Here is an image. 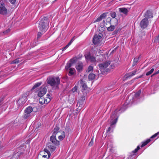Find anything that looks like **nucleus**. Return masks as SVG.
Segmentation results:
<instances>
[{"label":"nucleus","mask_w":159,"mask_h":159,"mask_svg":"<svg viewBox=\"0 0 159 159\" xmlns=\"http://www.w3.org/2000/svg\"><path fill=\"white\" fill-rule=\"evenodd\" d=\"M75 70L74 68H70L69 69V74L70 75H72L75 73Z\"/></svg>","instance_id":"obj_26"},{"label":"nucleus","mask_w":159,"mask_h":159,"mask_svg":"<svg viewBox=\"0 0 159 159\" xmlns=\"http://www.w3.org/2000/svg\"><path fill=\"white\" fill-rule=\"evenodd\" d=\"M50 139L52 143L55 145H58L59 144V142L56 140V137L54 135H52L50 137Z\"/></svg>","instance_id":"obj_15"},{"label":"nucleus","mask_w":159,"mask_h":159,"mask_svg":"<svg viewBox=\"0 0 159 159\" xmlns=\"http://www.w3.org/2000/svg\"><path fill=\"white\" fill-rule=\"evenodd\" d=\"M39 28L40 30L42 33L46 31L48 28L47 25L46 26L45 24L43 22V20H41L39 22Z\"/></svg>","instance_id":"obj_7"},{"label":"nucleus","mask_w":159,"mask_h":159,"mask_svg":"<svg viewBox=\"0 0 159 159\" xmlns=\"http://www.w3.org/2000/svg\"><path fill=\"white\" fill-rule=\"evenodd\" d=\"M41 84V82H38L36 83L32 88V90H33L36 88L37 87L39 86Z\"/></svg>","instance_id":"obj_27"},{"label":"nucleus","mask_w":159,"mask_h":159,"mask_svg":"<svg viewBox=\"0 0 159 159\" xmlns=\"http://www.w3.org/2000/svg\"><path fill=\"white\" fill-rule=\"evenodd\" d=\"M40 154L42 155H45L48 156L49 158L51 155V154L49 151L46 149H44L43 151L41 152Z\"/></svg>","instance_id":"obj_17"},{"label":"nucleus","mask_w":159,"mask_h":159,"mask_svg":"<svg viewBox=\"0 0 159 159\" xmlns=\"http://www.w3.org/2000/svg\"><path fill=\"white\" fill-rule=\"evenodd\" d=\"M48 83L52 87L55 86L57 88L60 84V80L59 77H49L48 79Z\"/></svg>","instance_id":"obj_2"},{"label":"nucleus","mask_w":159,"mask_h":159,"mask_svg":"<svg viewBox=\"0 0 159 159\" xmlns=\"http://www.w3.org/2000/svg\"><path fill=\"white\" fill-rule=\"evenodd\" d=\"M84 56L87 61H90L92 62H96L95 57L91 56L89 53L85 54Z\"/></svg>","instance_id":"obj_8"},{"label":"nucleus","mask_w":159,"mask_h":159,"mask_svg":"<svg viewBox=\"0 0 159 159\" xmlns=\"http://www.w3.org/2000/svg\"><path fill=\"white\" fill-rule=\"evenodd\" d=\"M75 37H74L70 40V41L69 43L67 44V46H69L70 45H71L72 42L74 41Z\"/></svg>","instance_id":"obj_40"},{"label":"nucleus","mask_w":159,"mask_h":159,"mask_svg":"<svg viewBox=\"0 0 159 159\" xmlns=\"http://www.w3.org/2000/svg\"><path fill=\"white\" fill-rule=\"evenodd\" d=\"M154 42L157 43H159V35L156 37L154 40Z\"/></svg>","instance_id":"obj_31"},{"label":"nucleus","mask_w":159,"mask_h":159,"mask_svg":"<svg viewBox=\"0 0 159 159\" xmlns=\"http://www.w3.org/2000/svg\"><path fill=\"white\" fill-rule=\"evenodd\" d=\"M107 14L106 13H104L102 14L96 20L93 21V23H95L100 21L103 19L106 16Z\"/></svg>","instance_id":"obj_16"},{"label":"nucleus","mask_w":159,"mask_h":159,"mask_svg":"<svg viewBox=\"0 0 159 159\" xmlns=\"http://www.w3.org/2000/svg\"><path fill=\"white\" fill-rule=\"evenodd\" d=\"M75 68L78 71L80 72L81 71L83 68L82 63L80 62L78 63L76 65Z\"/></svg>","instance_id":"obj_13"},{"label":"nucleus","mask_w":159,"mask_h":159,"mask_svg":"<svg viewBox=\"0 0 159 159\" xmlns=\"http://www.w3.org/2000/svg\"><path fill=\"white\" fill-rule=\"evenodd\" d=\"M115 28L114 25H111L110 27L107 28V30L108 31H112L114 30Z\"/></svg>","instance_id":"obj_22"},{"label":"nucleus","mask_w":159,"mask_h":159,"mask_svg":"<svg viewBox=\"0 0 159 159\" xmlns=\"http://www.w3.org/2000/svg\"><path fill=\"white\" fill-rule=\"evenodd\" d=\"M33 111V109L32 107H28L26 108L24 111V118L25 119H27L30 116L31 113Z\"/></svg>","instance_id":"obj_4"},{"label":"nucleus","mask_w":159,"mask_h":159,"mask_svg":"<svg viewBox=\"0 0 159 159\" xmlns=\"http://www.w3.org/2000/svg\"><path fill=\"white\" fill-rule=\"evenodd\" d=\"M38 159H48V156L45 155H42L41 154H40L39 155L38 157Z\"/></svg>","instance_id":"obj_20"},{"label":"nucleus","mask_w":159,"mask_h":159,"mask_svg":"<svg viewBox=\"0 0 159 159\" xmlns=\"http://www.w3.org/2000/svg\"><path fill=\"white\" fill-rule=\"evenodd\" d=\"M42 34L41 32L39 33L38 34L37 38H39L42 35Z\"/></svg>","instance_id":"obj_47"},{"label":"nucleus","mask_w":159,"mask_h":159,"mask_svg":"<svg viewBox=\"0 0 159 159\" xmlns=\"http://www.w3.org/2000/svg\"><path fill=\"white\" fill-rule=\"evenodd\" d=\"M75 37H74L70 40V41L69 43L67 44V46H69L70 45H71L72 42L74 41Z\"/></svg>","instance_id":"obj_39"},{"label":"nucleus","mask_w":159,"mask_h":159,"mask_svg":"<svg viewBox=\"0 0 159 159\" xmlns=\"http://www.w3.org/2000/svg\"><path fill=\"white\" fill-rule=\"evenodd\" d=\"M110 64V61H108L103 64H99L98 66L101 71L103 72L106 71V68Z\"/></svg>","instance_id":"obj_6"},{"label":"nucleus","mask_w":159,"mask_h":159,"mask_svg":"<svg viewBox=\"0 0 159 159\" xmlns=\"http://www.w3.org/2000/svg\"><path fill=\"white\" fill-rule=\"evenodd\" d=\"M77 89V87L76 86H75L71 90L72 92L73 93H75V92Z\"/></svg>","instance_id":"obj_34"},{"label":"nucleus","mask_w":159,"mask_h":159,"mask_svg":"<svg viewBox=\"0 0 159 159\" xmlns=\"http://www.w3.org/2000/svg\"><path fill=\"white\" fill-rule=\"evenodd\" d=\"M93 69V66H89L88 69L87 71L88 72H89L92 70Z\"/></svg>","instance_id":"obj_35"},{"label":"nucleus","mask_w":159,"mask_h":159,"mask_svg":"<svg viewBox=\"0 0 159 159\" xmlns=\"http://www.w3.org/2000/svg\"><path fill=\"white\" fill-rule=\"evenodd\" d=\"M93 139H91V141H90V142H89V145L90 146H92L93 144Z\"/></svg>","instance_id":"obj_42"},{"label":"nucleus","mask_w":159,"mask_h":159,"mask_svg":"<svg viewBox=\"0 0 159 159\" xmlns=\"http://www.w3.org/2000/svg\"><path fill=\"white\" fill-rule=\"evenodd\" d=\"M141 93V90H139L135 94V97L136 98L139 97L140 95V93Z\"/></svg>","instance_id":"obj_30"},{"label":"nucleus","mask_w":159,"mask_h":159,"mask_svg":"<svg viewBox=\"0 0 159 159\" xmlns=\"http://www.w3.org/2000/svg\"><path fill=\"white\" fill-rule=\"evenodd\" d=\"M145 17L146 18H151L153 17L152 14L150 11H147L145 14Z\"/></svg>","instance_id":"obj_18"},{"label":"nucleus","mask_w":159,"mask_h":159,"mask_svg":"<svg viewBox=\"0 0 159 159\" xmlns=\"http://www.w3.org/2000/svg\"><path fill=\"white\" fill-rule=\"evenodd\" d=\"M47 92V89L45 87H41L40 91L38 93V95L39 97H41L43 96Z\"/></svg>","instance_id":"obj_11"},{"label":"nucleus","mask_w":159,"mask_h":159,"mask_svg":"<svg viewBox=\"0 0 159 159\" xmlns=\"http://www.w3.org/2000/svg\"><path fill=\"white\" fill-rule=\"evenodd\" d=\"M26 101V98L25 96L21 97L18 101V103L19 105L24 104Z\"/></svg>","instance_id":"obj_14"},{"label":"nucleus","mask_w":159,"mask_h":159,"mask_svg":"<svg viewBox=\"0 0 159 159\" xmlns=\"http://www.w3.org/2000/svg\"><path fill=\"white\" fill-rule=\"evenodd\" d=\"M102 36L101 34H99L98 35H95L94 36L93 41L94 44L100 46L102 44Z\"/></svg>","instance_id":"obj_3"},{"label":"nucleus","mask_w":159,"mask_h":159,"mask_svg":"<svg viewBox=\"0 0 159 159\" xmlns=\"http://www.w3.org/2000/svg\"><path fill=\"white\" fill-rule=\"evenodd\" d=\"M136 72H137L136 70H134L132 72H131V73L130 76H132L133 75H134L135 74Z\"/></svg>","instance_id":"obj_45"},{"label":"nucleus","mask_w":159,"mask_h":159,"mask_svg":"<svg viewBox=\"0 0 159 159\" xmlns=\"http://www.w3.org/2000/svg\"><path fill=\"white\" fill-rule=\"evenodd\" d=\"M48 147L50 151L52 152L54 151L55 150L56 147L55 146L53 145H50Z\"/></svg>","instance_id":"obj_23"},{"label":"nucleus","mask_w":159,"mask_h":159,"mask_svg":"<svg viewBox=\"0 0 159 159\" xmlns=\"http://www.w3.org/2000/svg\"><path fill=\"white\" fill-rule=\"evenodd\" d=\"M148 20L146 18H144L140 22V26L141 28L143 29H144L146 28L148 25Z\"/></svg>","instance_id":"obj_10"},{"label":"nucleus","mask_w":159,"mask_h":159,"mask_svg":"<svg viewBox=\"0 0 159 159\" xmlns=\"http://www.w3.org/2000/svg\"><path fill=\"white\" fill-rule=\"evenodd\" d=\"M79 84H80V86L82 87V90L83 92H84L86 93V92H84V91L86 90L87 89V88L84 82L82 80H80L79 82Z\"/></svg>","instance_id":"obj_12"},{"label":"nucleus","mask_w":159,"mask_h":159,"mask_svg":"<svg viewBox=\"0 0 159 159\" xmlns=\"http://www.w3.org/2000/svg\"><path fill=\"white\" fill-rule=\"evenodd\" d=\"M10 29H8V30H7L3 32V34H7V33H8L10 32Z\"/></svg>","instance_id":"obj_43"},{"label":"nucleus","mask_w":159,"mask_h":159,"mask_svg":"<svg viewBox=\"0 0 159 159\" xmlns=\"http://www.w3.org/2000/svg\"><path fill=\"white\" fill-rule=\"evenodd\" d=\"M151 141V140L150 139H147L146 141L145 142L143 143L142 144L141 146V147H143L145 146L146 145H147L149 142H150Z\"/></svg>","instance_id":"obj_25"},{"label":"nucleus","mask_w":159,"mask_h":159,"mask_svg":"<svg viewBox=\"0 0 159 159\" xmlns=\"http://www.w3.org/2000/svg\"><path fill=\"white\" fill-rule=\"evenodd\" d=\"M95 75L94 74L91 73L90 74L88 77L89 79L90 80H93L95 77Z\"/></svg>","instance_id":"obj_21"},{"label":"nucleus","mask_w":159,"mask_h":159,"mask_svg":"<svg viewBox=\"0 0 159 159\" xmlns=\"http://www.w3.org/2000/svg\"><path fill=\"white\" fill-rule=\"evenodd\" d=\"M118 111L117 109L115 110V111L112 113V115L110 117V119L109 120L110 125V127H109L107 129V132L110 131L111 129L114 127V125H115L117 121L118 118Z\"/></svg>","instance_id":"obj_1"},{"label":"nucleus","mask_w":159,"mask_h":159,"mask_svg":"<svg viewBox=\"0 0 159 159\" xmlns=\"http://www.w3.org/2000/svg\"><path fill=\"white\" fill-rule=\"evenodd\" d=\"M140 149V147L139 146H138L137 148L134 149L133 151V152L134 153H136L138 150Z\"/></svg>","instance_id":"obj_36"},{"label":"nucleus","mask_w":159,"mask_h":159,"mask_svg":"<svg viewBox=\"0 0 159 159\" xmlns=\"http://www.w3.org/2000/svg\"><path fill=\"white\" fill-rule=\"evenodd\" d=\"M138 58H134V63L133 64V66H134V65H135L136 63H137V62L138 61Z\"/></svg>","instance_id":"obj_33"},{"label":"nucleus","mask_w":159,"mask_h":159,"mask_svg":"<svg viewBox=\"0 0 159 159\" xmlns=\"http://www.w3.org/2000/svg\"><path fill=\"white\" fill-rule=\"evenodd\" d=\"M7 12V9L5 7L4 3L2 2L0 3V14H6Z\"/></svg>","instance_id":"obj_9"},{"label":"nucleus","mask_w":159,"mask_h":159,"mask_svg":"<svg viewBox=\"0 0 159 159\" xmlns=\"http://www.w3.org/2000/svg\"><path fill=\"white\" fill-rule=\"evenodd\" d=\"M69 46H67V45L64 47V48H62V50L63 51V50H65V49H66L67 48H68V47H69Z\"/></svg>","instance_id":"obj_48"},{"label":"nucleus","mask_w":159,"mask_h":159,"mask_svg":"<svg viewBox=\"0 0 159 159\" xmlns=\"http://www.w3.org/2000/svg\"><path fill=\"white\" fill-rule=\"evenodd\" d=\"M47 97L44 98H40L39 99V101L40 104H47L50 101V96L49 95H47Z\"/></svg>","instance_id":"obj_5"},{"label":"nucleus","mask_w":159,"mask_h":159,"mask_svg":"<svg viewBox=\"0 0 159 159\" xmlns=\"http://www.w3.org/2000/svg\"><path fill=\"white\" fill-rule=\"evenodd\" d=\"M119 11L120 12L123 13L124 14H127L128 12V10L125 8H119Z\"/></svg>","instance_id":"obj_19"},{"label":"nucleus","mask_w":159,"mask_h":159,"mask_svg":"<svg viewBox=\"0 0 159 159\" xmlns=\"http://www.w3.org/2000/svg\"><path fill=\"white\" fill-rule=\"evenodd\" d=\"M62 134L61 135H59L58 138L59 140H63L65 137V133L64 132L62 131Z\"/></svg>","instance_id":"obj_24"},{"label":"nucleus","mask_w":159,"mask_h":159,"mask_svg":"<svg viewBox=\"0 0 159 159\" xmlns=\"http://www.w3.org/2000/svg\"><path fill=\"white\" fill-rule=\"evenodd\" d=\"M69 46H67V45L64 47V48H62V50L63 51V50H65V49H66L67 48H68V47H69Z\"/></svg>","instance_id":"obj_49"},{"label":"nucleus","mask_w":159,"mask_h":159,"mask_svg":"<svg viewBox=\"0 0 159 159\" xmlns=\"http://www.w3.org/2000/svg\"><path fill=\"white\" fill-rule=\"evenodd\" d=\"M111 67L113 68V67H114V66L111 65Z\"/></svg>","instance_id":"obj_51"},{"label":"nucleus","mask_w":159,"mask_h":159,"mask_svg":"<svg viewBox=\"0 0 159 159\" xmlns=\"http://www.w3.org/2000/svg\"><path fill=\"white\" fill-rule=\"evenodd\" d=\"M71 66V64L70 63H67L66 66V69H68Z\"/></svg>","instance_id":"obj_41"},{"label":"nucleus","mask_w":159,"mask_h":159,"mask_svg":"<svg viewBox=\"0 0 159 159\" xmlns=\"http://www.w3.org/2000/svg\"><path fill=\"white\" fill-rule=\"evenodd\" d=\"M159 70L156 73H154L153 75H152V76L156 74H159Z\"/></svg>","instance_id":"obj_50"},{"label":"nucleus","mask_w":159,"mask_h":159,"mask_svg":"<svg viewBox=\"0 0 159 159\" xmlns=\"http://www.w3.org/2000/svg\"><path fill=\"white\" fill-rule=\"evenodd\" d=\"M154 69L153 68L152 69L150 70L148 72L146 73V75L147 76L149 75H151L154 71Z\"/></svg>","instance_id":"obj_29"},{"label":"nucleus","mask_w":159,"mask_h":159,"mask_svg":"<svg viewBox=\"0 0 159 159\" xmlns=\"http://www.w3.org/2000/svg\"><path fill=\"white\" fill-rule=\"evenodd\" d=\"M59 129V128L58 127H56L54 129V130L53 133V135H56L57 133H58V131Z\"/></svg>","instance_id":"obj_28"},{"label":"nucleus","mask_w":159,"mask_h":159,"mask_svg":"<svg viewBox=\"0 0 159 159\" xmlns=\"http://www.w3.org/2000/svg\"><path fill=\"white\" fill-rule=\"evenodd\" d=\"M75 37H74L70 40V41L69 43L67 44V46H69L70 45H71L72 42L74 41Z\"/></svg>","instance_id":"obj_38"},{"label":"nucleus","mask_w":159,"mask_h":159,"mask_svg":"<svg viewBox=\"0 0 159 159\" xmlns=\"http://www.w3.org/2000/svg\"><path fill=\"white\" fill-rule=\"evenodd\" d=\"M158 134H159V132H157V133L155 134L154 135L152 136L151 137V138H155Z\"/></svg>","instance_id":"obj_44"},{"label":"nucleus","mask_w":159,"mask_h":159,"mask_svg":"<svg viewBox=\"0 0 159 159\" xmlns=\"http://www.w3.org/2000/svg\"><path fill=\"white\" fill-rule=\"evenodd\" d=\"M21 61L19 59H17L13 61L12 63H18L20 62Z\"/></svg>","instance_id":"obj_32"},{"label":"nucleus","mask_w":159,"mask_h":159,"mask_svg":"<svg viewBox=\"0 0 159 159\" xmlns=\"http://www.w3.org/2000/svg\"><path fill=\"white\" fill-rule=\"evenodd\" d=\"M10 2L12 4H14L15 3L16 0H9Z\"/></svg>","instance_id":"obj_46"},{"label":"nucleus","mask_w":159,"mask_h":159,"mask_svg":"<svg viewBox=\"0 0 159 159\" xmlns=\"http://www.w3.org/2000/svg\"><path fill=\"white\" fill-rule=\"evenodd\" d=\"M111 16L113 18H115L116 16V14L115 12H112L111 14Z\"/></svg>","instance_id":"obj_37"}]
</instances>
